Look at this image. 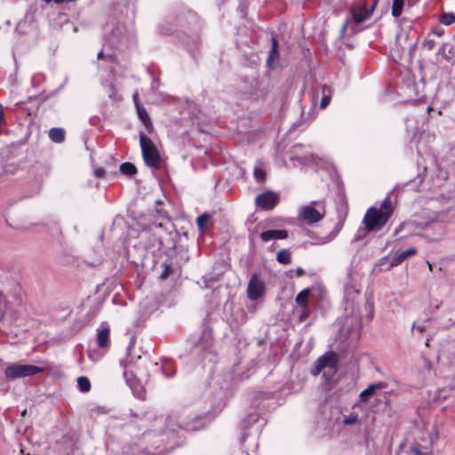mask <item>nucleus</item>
<instances>
[{
    "label": "nucleus",
    "mask_w": 455,
    "mask_h": 455,
    "mask_svg": "<svg viewBox=\"0 0 455 455\" xmlns=\"http://www.w3.org/2000/svg\"><path fill=\"white\" fill-rule=\"evenodd\" d=\"M393 211L392 201L388 196L384 199L379 209L376 207L369 208L363 220L366 230L368 232L380 230L393 214Z\"/></svg>",
    "instance_id": "1"
},
{
    "label": "nucleus",
    "mask_w": 455,
    "mask_h": 455,
    "mask_svg": "<svg viewBox=\"0 0 455 455\" xmlns=\"http://www.w3.org/2000/svg\"><path fill=\"white\" fill-rule=\"evenodd\" d=\"M338 371V358L334 352H328L322 355L316 362L312 373L318 375L323 372L326 381H332Z\"/></svg>",
    "instance_id": "2"
},
{
    "label": "nucleus",
    "mask_w": 455,
    "mask_h": 455,
    "mask_svg": "<svg viewBox=\"0 0 455 455\" xmlns=\"http://www.w3.org/2000/svg\"><path fill=\"white\" fill-rule=\"evenodd\" d=\"M140 144L145 164L154 170H158L161 165V158L154 142L145 133L140 132Z\"/></svg>",
    "instance_id": "3"
},
{
    "label": "nucleus",
    "mask_w": 455,
    "mask_h": 455,
    "mask_svg": "<svg viewBox=\"0 0 455 455\" xmlns=\"http://www.w3.org/2000/svg\"><path fill=\"white\" fill-rule=\"evenodd\" d=\"M44 367L33 364L10 363L4 370V376L8 379H16L37 375L44 371Z\"/></svg>",
    "instance_id": "4"
},
{
    "label": "nucleus",
    "mask_w": 455,
    "mask_h": 455,
    "mask_svg": "<svg viewBox=\"0 0 455 455\" xmlns=\"http://www.w3.org/2000/svg\"><path fill=\"white\" fill-rule=\"evenodd\" d=\"M265 292V283L258 274L253 273L248 286H247V296L251 300L259 299Z\"/></svg>",
    "instance_id": "5"
},
{
    "label": "nucleus",
    "mask_w": 455,
    "mask_h": 455,
    "mask_svg": "<svg viewBox=\"0 0 455 455\" xmlns=\"http://www.w3.org/2000/svg\"><path fill=\"white\" fill-rule=\"evenodd\" d=\"M278 203L279 196L273 191L262 193L255 198L256 205L264 211L274 209Z\"/></svg>",
    "instance_id": "6"
},
{
    "label": "nucleus",
    "mask_w": 455,
    "mask_h": 455,
    "mask_svg": "<svg viewBox=\"0 0 455 455\" xmlns=\"http://www.w3.org/2000/svg\"><path fill=\"white\" fill-rule=\"evenodd\" d=\"M351 18L356 23H362L371 17V12L367 9V4H356L350 7Z\"/></svg>",
    "instance_id": "7"
},
{
    "label": "nucleus",
    "mask_w": 455,
    "mask_h": 455,
    "mask_svg": "<svg viewBox=\"0 0 455 455\" xmlns=\"http://www.w3.org/2000/svg\"><path fill=\"white\" fill-rule=\"evenodd\" d=\"M299 216L307 224H312L321 220L323 214L317 211L314 206L307 205L300 209Z\"/></svg>",
    "instance_id": "8"
},
{
    "label": "nucleus",
    "mask_w": 455,
    "mask_h": 455,
    "mask_svg": "<svg viewBox=\"0 0 455 455\" xmlns=\"http://www.w3.org/2000/svg\"><path fill=\"white\" fill-rule=\"evenodd\" d=\"M267 64L269 68L274 69L280 64V54L278 52V42L275 36L271 38V50L267 59Z\"/></svg>",
    "instance_id": "9"
},
{
    "label": "nucleus",
    "mask_w": 455,
    "mask_h": 455,
    "mask_svg": "<svg viewBox=\"0 0 455 455\" xmlns=\"http://www.w3.org/2000/svg\"><path fill=\"white\" fill-rule=\"evenodd\" d=\"M213 339L210 332L204 331L195 345L196 353H211Z\"/></svg>",
    "instance_id": "10"
},
{
    "label": "nucleus",
    "mask_w": 455,
    "mask_h": 455,
    "mask_svg": "<svg viewBox=\"0 0 455 455\" xmlns=\"http://www.w3.org/2000/svg\"><path fill=\"white\" fill-rule=\"evenodd\" d=\"M387 387V383L384 381H379L369 385L359 395L360 402L367 403L371 395L375 394L377 390L384 389Z\"/></svg>",
    "instance_id": "11"
},
{
    "label": "nucleus",
    "mask_w": 455,
    "mask_h": 455,
    "mask_svg": "<svg viewBox=\"0 0 455 455\" xmlns=\"http://www.w3.org/2000/svg\"><path fill=\"white\" fill-rule=\"evenodd\" d=\"M288 237V232L284 229H269L260 234L262 242L267 243L272 239H285Z\"/></svg>",
    "instance_id": "12"
},
{
    "label": "nucleus",
    "mask_w": 455,
    "mask_h": 455,
    "mask_svg": "<svg viewBox=\"0 0 455 455\" xmlns=\"http://www.w3.org/2000/svg\"><path fill=\"white\" fill-rule=\"evenodd\" d=\"M137 113L140 120L144 124L147 132L148 133H152L154 131L153 124L150 120V117L146 110V108L142 105H138Z\"/></svg>",
    "instance_id": "13"
},
{
    "label": "nucleus",
    "mask_w": 455,
    "mask_h": 455,
    "mask_svg": "<svg viewBox=\"0 0 455 455\" xmlns=\"http://www.w3.org/2000/svg\"><path fill=\"white\" fill-rule=\"evenodd\" d=\"M109 332L108 326H103L97 334V344L100 348H106L109 346Z\"/></svg>",
    "instance_id": "14"
},
{
    "label": "nucleus",
    "mask_w": 455,
    "mask_h": 455,
    "mask_svg": "<svg viewBox=\"0 0 455 455\" xmlns=\"http://www.w3.org/2000/svg\"><path fill=\"white\" fill-rule=\"evenodd\" d=\"M416 252H417V250L413 247L409 248V249L400 252L399 254H397L392 258L391 266L395 267V266L400 265L403 261H404L408 258L415 255Z\"/></svg>",
    "instance_id": "15"
},
{
    "label": "nucleus",
    "mask_w": 455,
    "mask_h": 455,
    "mask_svg": "<svg viewBox=\"0 0 455 455\" xmlns=\"http://www.w3.org/2000/svg\"><path fill=\"white\" fill-rule=\"evenodd\" d=\"M66 132L63 128H52L49 131V138L55 143H61L65 140Z\"/></svg>",
    "instance_id": "16"
},
{
    "label": "nucleus",
    "mask_w": 455,
    "mask_h": 455,
    "mask_svg": "<svg viewBox=\"0 0 455 455\" xmlns=\"http://www.w3.org/2000/svg\"><path fill=\"white\" fill-rule=\"evenodd\" d=\"M331 93H332V91L330 86H328L326 84L322 86L323 97H322L321 103H320V108L322 109H324L330 104Z\"/></svg>",
    "instance_id": "17"
},
{
    "label": "nucleus",
    "mask_w": 455,
    "mask_h": 455,
    "mask_svg": "<svg viewBox=\"0 0 455 455\" xmlns=\"http://www.w3.org/2000/svg\"><path fill=\"white\" fill-rule=\"evenodd\" d=\"M309 293H310L309 289H304L300 292H299V294L296 296V299H295L296 303L301 308L307 307Z\"/></svg>",
    "instance_id": "18"
},
{
    "label": "nucleus",
    "mask_w": 455,
    "mask_h": 455,
    "mask_svg": "<svg viewBox=\"0 0 455 455\" xmlns=\"http://www.w3.org/2000/svg\"><path fill=\"white\" fill-rule=\"evenodd\" d=\"M455 217V201H451V204L445 211H442L438 218L442 221H446Z\"/></svg>",
    "instance_id": "19"
},
{
    "label": "nucleus",
    "mask_w": 455,
    "mask_h": 455,
    "mask_svg": "<svg viewBox=\"0 0 455 455\" xmlns=\"http://www.w3.org/2000/svg\"><path fill=\"white\" fill-rule=\"evenodd\" d=\"M276 260L281 264H290L291 261V256L289 250H281L276 254Z\"/></svg>",
    "instance_id": "20"
},
{
    "label": "nucleus",
    "mask_w": 455,
    "mask_h": 455,
    "mask_svg": "<svg viewBox=\"0 0 455 455\" xmlns=\"http://www.w3.org/2000/svg\"><path fill=\"white\" fill-rule=\"evenodd\" d=\"M120 172L128 176H132L137 172V168L132 163H124L120 165Z\"/></svg>",
    "instance_id": "21"
},
{
    "label": "nucleus",
    "mask_w": 455,
    "mask_h": 455,
    "mask_svg": "<svg viewBox=\"0 0 455 455\" xmlns=\"http://www.w3.org/2000/svg\"><path fill=\"white\" fill-rule=\"evenodd\" d=\"M404 0H394L392 4V15L395 18L401 16L403 12Z\"/></svg>",
    "instance_id": "22"
},
{
    "label": "nucleus",
    "mask_w": 455,
    "mask_h": 455,
    "mask_svg": "<svg viewBox=\"0 0 455 455\" xmlns=\"http://www.w3.org/2000/svg\"><path fill=\"white\" fill-rule=\"evenodd\" d=\"M211 215L208 213H203L196 218V225L201 232L205 229L206 223L210 220Z\"/></svg>",
    "instance_id": "23"
},
{
    "label": "nucleus",
    "mask_w": 455,
    "mask_h": 455,
    "mask_svg": "<svg viewBox=\"0 0 455 455\" xmlns=\"http://www.w3.org/2000/svg\"><path fill=\"white\" fill-rule=\"evenodd\" d=\"M77 386L83 393H86L91 389V382L87 377H79L77 379Z\"/></svg>",
    "instance_id": "24"
},
{
    "label": "nucleus",
    "mask_w": 455,
    "mask_h": 455,
    "mask_svg": "<svg viewBox=\"0 0 455 455\" xmlns=\"http://www.w3.org/2000/svg\"><path fill=\"white\" fill-rule=\"evenodd\" d=\"M162 370L164 374L168 378L174 376L176 373V369L173 367L172 363L170 360L164 362Z\"/></svg>",
    "instance_id": "25"
},
{
    "label": "nucleus",
    "mask_w": 455,
    "mask_h": 455,
    "mask_svg": "<svg viewBox=\"0 0 455 455\" xmlns=\"http://www.w3.org/2000/svg\"><path fill=\"white\" fill-rule=\"evenodd\" d=\"M440 21L446 25H451L455 21V15L453 13H444L442 15Z\"/></svg>",
    "instance_id": "26"
},
{
    "label": "nucleus",
    "mask_w": 455,
    "mask_h": 455,
    "mask_svg": "<svg viewBox=\"0 0 455 455\" xmlns=\"http://www.w3.org/2000/svg\"><path fill=\"white\" fill-rule=\"evenodd\" d=\"M253 175H254L255 180L258 182H262L266 179V172L261 168H255L254 172H253Z\"/></svg>",
    "instance_id": "27"
},
{
    "label": "nucleus",
    "mask_w": 455,
    "mask_h": 455,
    "mask_svg": "<svg viewBox=\"0 0 455 455\" xmlns=\"http://www.w3.org/2000/svg\"><path fill=\"white\" fill-rule=\"evenodd\" d=\"M163 267H164V270L160 275V278L166 279L172 272V265L168 264L166 261L164 262Z\"/></svg>",
    "instance_id": "28"
},
{
    "label": "nucleus",
    "mask_w": 455,
    "mask_h": 455,
    "mask_svg": "<svg viewBox=\"0 0 455 455\" xmlns=\"http://www.w3.org/2000/svg\"><path fill=\"white\" fill-rule=\"evenodd\" d=\"M435 45V42L433 39L426 38L423 42V47L427 51H432Z\"/></svg>",
    "instance_id": "29"
},
{
    "label": "nucleus",
    "mask_w": 455,
    "mask_h": 455,
    "mask_svg": "<svg viewBox=\"0 0 455 455\" xmlns=\"http://www.w3.org/2000/svg\"><path fill=\"white\" fill-rule=\"evenodd\" d=\"M358 421L357 415L351 414L348 417H346L343 420L345 425H353Z\"/></svg>",
    "instance_id": "30"
},
{
    "label": "nucleus",
    "mask_w": 455,
    "mask_h": 455,
    "mask_svg": "<svg viewBox=\"0 0 455 455\" xmlns=\"http://www.w3.org/2000/svg\"><path fill=\"white\" fill-rule=\"evenodd\" d=\"M124 378H125V379H126L127 384H128L131 387H133V385H134V380L132 379V372L129 373L127 371H124Z\"/></svg>",
    "instance_id": "31"
},
{
    "label": "nucleus",
    "mask_w": 455,
    "mask_h": 455,
    "mask_svg": "<svg viewBox=\"0 0 455 455\" xmlns=\"http://www.w3.org/2000/svg\"><path fill=\"white\" fill-rule=\"evenodd\" d=\"M338 230L331 231L327 236H325L322 242V243H326L331 242L338 234Z\"/></svg>",
    "instance_id": "32"
},
{
    "label": "nucleus",
    "mask_w": 455,
    "mask_h": 455,
    "mask_svg": "<svg viewBox=\"0 0 455 455\" xmlns=\"http://www.w3.org/2000/svg\"><path fill=\"white\" fill-rule=\"evenodd\" d=\"M415 330L418 332H419V333H423L426 331V327L424 325H422V324H416V323H414L412 325V331H415Z\"/></svg>",
    "instance_id": "33"
},
{
    "label": "nucleus",
    "mask_w": 455,
    "mask_h": 455,
    "mask_svg": "<svg viewBox=\"0 0 455 455\" xmlns=\"http://www.w3.org/2000/svg\"><path fill=\"white\" fill-rule=\"evenodd\" d=\"M94 174L98 178H104L106 171L103 168H98L94 171Z\"/></svg>",
    "instance_id": "34"
},
{
    "label": "nucleus",
    "mask_w": 455,
    "mask_h": 455,
    "mask_svg": "<svg viewBox=\"0 0 455 455\" xmlns=\"http://www.w3.org/2000/svg\"><path fill=\"white\" fill-rule=\"evenodd\" d=\"M308 315H309V313L307 310V307L306 308H302V313L299 315V321L300 322H304L308 317Z\"/></svg>",
    "instance_id": "35"
},
{
    "label": "nucleus",
    "mask_w": 455,
    "mask_h": 455,
    "mask_svg": "<svg viewBox=\"0 0 455 455\" xmlns=\"http://www.w3.org/2000/svg\"><path fill=\"white\" fill-rule=\"evenodd\" d=\"M4 108L3 106L0 104V127L4 124Z\"/></svg>",
    "instance_id": "36"
},
{
    "label": "nucleus",
    "mask_w": 455,
    "mask_h": 455,
    "mask_svg": "<svg viewBox=\"0 0 455 455\" xmlns=\"http://www.w3.org/2000/svg\"><path fill=\"white\" fill-rule=\"evenodd\" d=\"M132 100H133V102H134V105L136 107V108H138V105H141L140 103V100H139V95H138V92H135L132 96Z\"/></svg>",
    "instance_id": "37"
},
{
    "label": "nucleus",
    "mask_w": 455,
    "mask_h": 455,
    "mask_svg": "<svg viewBox=\"0 0 455 455\" xmlns=\"http://www.w3.org/2000/svg\"><path fill=\"white\" fill-rule=\"evenodd\" d=\"M175 420V416L170 415L168 416L166 421H167V427H170L172 426V422Z\"/></svg>",
    "instance_id": "38"
},
{
    "label": "nucleus",
    "mask_w": 455,
    "mask_h": 455,
    "mask_svg": "<svg viewBox=\"0 0 455 455\" xmlns=\"http://www.w3.org/2000/svg\"><path fill=\"white\" fill-rule=\"evenodd\" d=\"M445 47H446V44H443L442 45V47L440 48V52L444 56V58H446L447 60H449V59H450V56H448V55L445 53V52H444Z\"/></svg>",
    "instance_id": "39"
},
{
    "label": "nucleus",
    "mask_w": 455,
    "mask_h": 455,
    "mask_svg": "<svg viewBox=\"0 0 455 455\" xmlns=\"http://www.w3.org/2000/svg\"><path fill=\"white\" fill-rule=\"evenodd\" d=\"M304 274H305V271H304V269L302 267H298L296 269V275L298 277H300V276L304 275Z\"/></svg>",
    "instance_id": "40"
},
{
    "label": "nucleus",
    "mask_w": 455,
    "mask_h": 455,
    "mask_svg": "<svg viewBox=\"0 0 455 455\" xmlns=\"http://www.w3.org/2000/svg\"><path fill=\"white\" fill-rule=\"evenodd\" d=\"M92 411L96 413H107V411L102 407H97L93 409Z\"/></svg>",
    "instance_id": "41"
},
{
    "label": "nucleus",
    "mask_w": 455,
    "mask_h": 455,
    "mask_svg": "<svg viewBox=\"0 0 455 455\" xmlns=\"http://www.w3.org/2000/svg\"><path fill=\"white\" fill-rule=\"evenodd\" d=\"M105 60L108 62H114L116 59L112 54H108Z\"/></svg>",
    "instance_id": "42"
},
{
    "label": "nucleus",
    "mask_w": 455,
    "mask_h": 455,
    "mask_svg": "<svg viewBox=\"0 0 455 455\" xmlns=\"http://www.w3.org/2000/svg\"><path fill=\"white\" fill-rule=\"evenodd\" d=\"M106 56H107V55H105V54H104V52H103L102 51H100V52L98 53L97 58H98L99 60H105Z\"/></svg>",
    "instance_id": "43"
},
{
    "label": "nucleus",
    "mask_w": 455,
    "mask_h": 455,
    "mask_svg": "<svg viewBox=\"0 0 455 455\" xmlns=\"http://www.w3.org/2000/svg\"><path fill=\"white\" fill-rule=\"evenodd\" d=\"M435 35H436L437 36H443V29H440V30L435 31Z\"/></svg>",
    "instance_id": "44"
},
{
    "label": "nucleus",
    "mask_w": 455,
    "mask_h": 455,
    "mask_svg": "<svg viewBox=\"0 0 455 455\" xmlns=\"http://www.w3.org/2000/svg\"><path fill=\"white\" fill-rule=\"evenodd\" d=\"M246 437H247V435L243 434V436H242V442H244Z\"/></svg>",
    "instance_id": "45"
},
{
    "label": "nucleus",
    "mask_w": 455,
    "mask_h": 455,
    "mask_svg": "<svg viewBox=\"0 0 455 455\" xmlns=\"http://www.w3.org/2000/svg\"><path fill=\"white\" fill-rule=\"evenodd\" d=\"M415 454H416V455H424V453H423V452H421L420 451H415Z\"/></svg>",
    "instance_id": "46"
},
{
    "label": "nucleus",
    "mask_w": 455,
    "mask_h": 455,
    "mask_svg": "<svg viewBox=\"0 0 455 455\" xmlns=\"http://www.w3.org/2000/svg\"><path fill=\"white\" fill-rule=\"evenodd\" d=\"M348 22H349V20H348L345 22V24H344V26H343V29H346V28H347V26Z\"/></svg>",
    "instance_id": "47"
},
{
    "label": "nucleus",
    "mask_w": 455,
    "mask_h": 455,
    "mask_svg": "<svg viewBox=\"0 0 455 455\" xmlns=\"http://www.w3.org/2000/svg\"><path fill=\"white\" fill-rule=\"evenodd\" d=\"M109 97L112 99H116V94L113 92L112 94L109 95Z\"/></svg>",
    "instance_id": "48"
},
{
    "label": "nucleus",
    "mask_w": 455,
    "mask_h": 455,
    "mask_svg": "<svg viewBox=\"0 0 455 455\" xmlns=\"http://www.w3.org/2000/svg\"><path fill=\"white\" fill-rule=\"evenodd\" d=\"M179 427H181V428H186V427H187V425L180 424V425H179Z\"/></svg>",
    "instance_id": "49"
},
{
    "label": "nucleus",
    "mask_w": 455,
    "mask_h": 455,
    "mask_svg": "<svg viewBox=\"0 0 455 455\" xmlns=\"http://www.w3.org/2000/svg\"><path fill=\"white\" fill-rule=\"evenodd\" d=\"M45 3L49 4L51 3L52 0H44Z\"/></svg>",
    "instance_id": "50"
},
{
    "label": "nucleus",
    "mask_w": 455,
    "mask_h": 455,
    "mask_svg": "<svg viewBox=\"0 0 455 455\" xmlns=\"http://www.w3.org/2000/svg\"><path fill=\"white\" fill-rule=\"evenodd\" d=\"M247 455H250L249 453H247Z\"/></svg>",
    "instance_id": "51"
}]
</instances>
